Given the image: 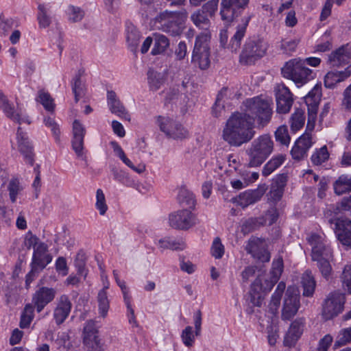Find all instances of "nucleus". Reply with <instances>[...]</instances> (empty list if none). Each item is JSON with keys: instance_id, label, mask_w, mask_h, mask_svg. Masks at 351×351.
Masks as SVG:
<instances>
[{"instance_id": "nucleus-30", "label": "nucleus", "mask_w": 351, "mask_h": 351, "mask_svg": "<svg viewBox=\"0 0 351 351\" xmlns=\"http://www.w3.org/2000/svg\"><path fill=\"white\" fill-rule=\"evenodd\" d=\"M49 9L47 4L39 3L38 5L37 21L40 29H46L51 23V18L48 14Z\"/></svg>"}, {"instance_id": "nucleus-50", "label": "nucleus", "mask_w": 351, "mask_h": 351, "mask_svg": "<svg viewBox=\"0 0 351 351\" xmlns=\"http://www.w3.org/2000/svg\"><path fill=\"white\" fill-rule=\"evenodd\" d=\"M343 287L351 293V265H346L340 276Z\"/></svg>"}, {"instance_id": "nucleus-60", "label": "nucleus", "mask_w": 351, "mask_h": 351, "mask_svg": "<svg viewBox=\"0 0 351 351\" xmlns=\"http://www.w3.org/2000/svg\"><path fill=\"white\" fill-rule=\"evenodd\" d=\"M276 99H286L292 98L289 89L284 84H278L275 88Z\"/></svg>"}, {"instance_id": "nucleus-25", "label": "nucleus", "mask_w": 351, "mask_h": 351, "mask_svg": "<svg viewBox=\"0 0 351 351\" xmlns=\"http://www.w3.org/2000/svg\"><path fill=\"white\" fill-rule=\"evenodd\" d=\"M350 75L351 71L348 70L328 72L324 77V85L326 88H333L337 83L345 80Z\"/></svg>"}, {"instance_id": "nucleus-22", "label": "nucleus", "mask_w": 351, "mask_h": 351, "mask_svg": "<svg viewBox=\"0 0 351 351\" xmlns=\"http://www.w3.org/2000/svg\"><path fill=\"white\" fill-rule=\"evenodd\" d=\"M265 193L264 190L257 189L256 190H247L241 193L237 198L236 202L243 208L253 204L259 201Z\"/></svg>"}, {"instance_id": "nucleus-46", "label": "nucleus", "mask_w": 351, "mask_h": 351, "mask_svg": "<svg viewBox=\"0 0 351 351\" xmlns=\"http://www.w3.org/2000/svg\"><path fill=\"white\" fill-rule=\"evenodd\" d=\"M66 14L70 22L77 23L82 20L84 12L79 7L69 5L66 9Z\"/></svg>"}, {"instance_id": "nucleus-2", "label": "nucleus", "mask_w": 351, "mask_h": 351, "mask_svg": "<svg viewBox=\"0 0 351 351\" xmlns=\"http://www.w3.org/2000/svg\"><path fill=\"white\" fill-rule=\"evenodd\" d=\"M284 77L292 80L300 88L313 80V70L304 64L302 58H293L287 62L281 69Z\"/></svg>"}, {"instance_id": "nucleus-3", "label": "nucleus", "mask_w": 351, "mask_h": 351, "mask_svg": "<svg viewBox=\"0 0 351 351\" xmlns=\"http://www.w3.org/2000/svg\"><path fill=\"white\" fill-rule=\"evenodd\" d=\"M186 18V14L164 11L157 15L154 21L156 28L172 36L180 35L183 29V22Z\"/></svg>"}, {"instance_id": "nucleus-59", "label": "nucleus", "mask_w": 351, "mask_h": 351, "mask_svg": "<svg viewBox=\"0 0 351 351\" xmlns=\"http://www.w3.org/2000/svg\"><path fill=\"white\" fill-rule=\"evenodd\" d=\"M330 259V258H323L322 261H317L320 272L326 278H328L332 272V267L329 263Z\"/></svg>"}, {"instance_id": "nucleus-18", "label": "nucleus", "mask_w": 351, "mask_h": 351, "mask_svg": "<svg viewBox=\"0 0 351 351\" xmlns=\"http://www.w3.org/2000/svg\"><path fill=\"white\" fill-rule=\"evenodd\" d=\"M71 302L67 295H62L59 298L53 311V317L57 324H61L64 322L71 312Z\"/></svg>"}, {"instance_id": "nucleus-54", "label": "nucleus", "mask_w": 351, "mask_h": 351, "mask_svg": "<svg viewBox=\"0 0 351 351\" xmlns=\"http://www.w3.org/2000/svg\"><path fill=\"white\" fill-rule=\"evenodd\" d=\"M14 23L15 21L12 18L1 19L0 35L2 36H6L14 27Z\"/></svg>"}, {"instance_id": "nucleus-9", "label": "nucleus", "mask_w": 351, "mask_h": 351, "mask_svg": "<svg viewBox=\"0 0 351 351\" xmlns=\"http://www.w3.org/2000/svg\"><path fill=\"white\" fill-rule=\"evenodd\" d=\"M196 216L188 208L171 213L169 217L170 226L176 229L187 230L197 223Z\"/></svg>"}, {"instance_id": "nucleus-52", "label": "nucleus", "mask_w": 351, "mask_h": 351, "mask_svg": "<svg viewBox=\"0 0 351 351\" xmlns=\"http://www.w3.org/2000/svg\"><path fill=\"white\" fill-rule=\"evenodd\" d=\"M283 269L282 259L279 258L274 260L272 263V268L269 275L274 277V281H278L280 278Z\"/></svg>"}, {"instance_id": "nucleus-26", "label": "nucleus", "mask_w": 351, "mask_h": 351, "mask_svg": "<svg viewBox=\"0 0 351 351\" xmlns=\"http://www.w3.org/2000/svg\"><path fill=\"white\" fill-rule=\"evenodd\" d=\"M333 189L337 195L351 193V175H341L334 182Z\"/></svg>"}, {"instance_id": "nucleus-32", "label": "nucleus", "mask_w": 351, "mask_h": 351, "mask_svg": "<svg viewBox=\"0 0 351 351\" xmlns=\"http://www.w3.org/2000/svg\"><path fill=\"white\" fill-rule=\"evenodd\" d=\"M301 284L303 288V295L312 296L315 291L316 282L311 271H306L303 274Z\"/></svg>"}, {"instance_id": "nucleus-57", "label": "nucleus", "mask_w": 351, "mask_h": 351, "mask_svg": "<svg viewBox=\"0 0 351 351\" xmlns=\"http://www.w3.org/2000/svg\"><path fill=\"white\" fill-rule=\"evenodd\" d=\"M211 254L215 258H221L224 254V246L218 237L215 238L213 242Z\"/></svg>"}, {"instance_id": "nucleus-41", "label": "nucleus", "mask_w": 351, "mask_h": 351, "mask_svg": "<svg viewBox=\"0 0 351 351\" xmlns=\"http://www.w3.org/2000/svg\"><path fill=\"white\" fill-rule=\"evenodd\" d=\"M113 175L114 180L126 186L134 187L136 186L135 180L129 173L122 170L114 171Z\"/></svg>"}, {"instance_id": "nucleus-19", "label": "nucleus", "mask_w": 351, "mask_h": 351, "mask_svg": "<svg viewBox=\"0 0 351 351\" xmlns=\"http://www.w3.org/2000/svg\"><path fill=\"white\" fill-rule=\"evenodd\" d=\"M0 108L5 115L14 121L21 123L28 122L27 118L24 117L21 110H15L13 105L10 103L5 95L0 91Z\"/></svg>"}, {"instance_id": "nucleus-56", "label": "nucleus", "mask_w": 351, "mask_h": 351, "mask_svg": "<svg viewBox=\"0 0 351 351\" xmlns=\"http://www.w3.org/2000/svg\"><path fill=\"white\" fill-rule=\"evenodd\" d=\"M293 101V98L286 99L280 98V99H276L277 112L282 114L289 112L292 106Z\"/></svg>"}, {"instance_id": "nucleus-63", "label": "nucleus", "mask_w": 351, "mask_h": 351, "mask_svg": "<svg viewBox=\"0 0 351 351\" xmlns=\"http://www.w3.org/2000/svg\"><path fill=\"white\" fill-rule=\"evenodd\" d=\"M104 8L107 12L114 14L119 9L121 0H103Z\"/></svg>"}, {"instance_id": "nucleus-53", "label": "nucleus", "mask_w": 351, "mask_h": 351, "mask_svg": "<svg viewBox=\"0 0 351 351\" xmlns=\"http://www.w3.org/2000/svg\"><path fill=\"white\" fill-rule=\"evenodd\" d=\"M120 159L130 169L138 173H142L145 170V166L141 162L134 164L130 159L127 157V155H119Z\"/></svg>"}, {"instance_id": "nucleus-12", "label": "nucleus", "mask_w": 351, "mask_h": 351, "mask_svg": "<svg viewBox=\"0 0 351 351\" xmlns=\"http://www.w3.org/2000/svg\"><path fill=\"white\" fill-rule=\"evenodd\" d=\"M245 249L254 258L261 262H269L270 260V254L267 250V243L263 239L259 238L250 239Z\"/></svg>"}, {"instance_id": "nucleus-40", "label": "nucleus", "mask_w": 351, "mask_h": 351, "mask_svg": "<svg viewBox=\"0 0 351 351\" xmlns=\"http://www.w3.org/2000/svg\"><path fill=\"white\" fill-rule=\"evenodd\" d=\"M312 143L310 136L308 134L302 135L295 142V147L292 149L298 154H304L311 147Z\"/></svg>"}, {"instance_id": "nucleus-7", "label": "nucleus", "mask_w": 351, "mask_h": 351, "mask_svg": "<svg viewBox=\"0 0 351 351\" xmlns=\"http://www.w3.org/2000/svg\"><path fill=\"white\" fill-rule=\"evenodd\" d=\"M344 303V294L339 291L330 293L323 305L322 315L324 318L328 320L339 315L343 311Z\"/></svg>"}, {"instance_id": "nucleus-23", "label": "nucleus", "mask_w": 351, "mask_h": 351, "mask_svg": "<svg viewBox=\"0 0 351 351\" xmlns=\"http://www.w3.org/2000/svg\"><path fill=\"white\" fill-rule=\"evenodd\" d=\"M287 178L285 176H278L271 185V190L268 193L269 199L277 202L280 199L283 195L284 188L286 185Z\"/></svg>"}, {"instance_id": "nucleus-14", "label": "nucleus", "mask_w": 351, "mask_h": 351, "mask_svg": "<svg viewBox=\"0 0 351 351\" xmlns=\"http://www.w3.org/2000/svg\"><path fill=\"white\" fill-rule=\"evenodd\" d=\"M249 0H221V16L223 21L230 22L233 20L237 10L243 8Z\"/></svg>"}, {"instance_id": "nucleus-42", "label": "nucleus", "mask_w": 351, "mask_h": 351, "mask_svg": "<svg viewBox=\"0 0 351 351\" xmlns=\"http://www.w3.org/2000/svg\"><path fill=\"white\" fill-rule=\"evenodd\" d=\"M286 288L285 283L283 282H279V284L277 286V288L274 293H273L270 302V308L276 311L277 310L278 307L280 305V299L282 295V293L285 291V289Z\"/></svg>"}, {"instance_id": "nucleus-21", "label": "nucleus", "mask_w": 351, "mask_h": 351, "mask_svg": "<svg viewBox=\"0 0 351 351\" xmlns=\"http://www.w3.org/2000/svg\"><path fill=\"white\" fill-rule=\"evenodd\" d=\"M47 245L40 242L34 247L32 265L44 269L52 260L51 256L47 253Z\"/></svg>"}, {"instance_id": "nucleus-4", "label": "nucleus", "mask_w": 351, "mask_h": 351, "mask_svg": "<svg viewBox=\"0 0 351 351\" xmlns=\"http://www.w3.org/2000/svg\"><path fill=\"white\" fill-rule=\"evenodd\" d=\"M307 241L311 247L313 261H319L332 257V250L324 234L313 233L307 237Z\"/></svg>"}, {"instance_id": "nucleus-15", "label": "nucleus", "mask_w": 351, "mask_h": 351, "mask_svg": "<svg viewBox=\"0 0 351 351\" xmlns=\"http://www.w3.org/2000/svg\"><path fill=\"white\" fill-rule=\"evenodd\" d=\"M335 233L337 240L347 248L351 250V220H338L335 223Z\"/></svg>"}, {"instance_id": "nucleus-17", "label": "nucleus", "mask_w": 351, "mask_h": 351, "mask_svg": "<svg viewBox=\"0 0 351 351\" xmlns=\"http://www.w3.org/2000/svg\"><path fill=\"white\" fill-rule=\"evenodd\" d=\"M351 59V45H343L337 50L332 51L328 56V62L332 66H341L348 62Z\"/></svg>"}, {"instance_id": "nucleus-47", "label": "nucleus", "mask_w": 351, "mask_h": 351, "mask_svg": "<svg viewBox=\"0 0 351 351\" xmlns=\"http://www.w3.org/2000/svg\"><path fill=\"white\" fill-rule=\"evenodd\" d=\"M34 319V306L32 304H27L21 315L20 327L27 328Z\"/></svg>"}, {"instance_id": "nucleus-6", "label": "nucleus", "mask_w": 351, "mask_h": 351, "mask_svg": "<svg viewBox=\"0 0 351 351\" xmlns=\"http://www.w3.org/2000/svg\"><path fill=\"white\" fill-rule=\"evenodd\" d=\"M267 49V45L263 40H250L245 45L240 56V62L242 64H251L256 59L263 57L265 54Z\"/></svg>"}, {"instance_id": "nucleus-34", "label": "nucleus", "mask_w": 351, "mask_h": 351, "mask_svg": "<svg viewBox=\"0 0 351 351\" xmlns=\"http://www.w3.org/2000/svg\"><path fill=\"white\" fill-rule=\"evenodd\" d=\"M98 314L100 317L106 318L110 309V301L107 292L100 290L97 295Z\"/></svg>"}, {"instance_id": "nucleus-43", "label": "nucleus", "mask_w": 351, "mask_h": 351, "mask_svg": "<svg viewBox=\"0 0 351 351\" xmlns=\"http://www.w3.org/2000/svg\"><path fill=\"white\" fill-rule=\"evenodd\" d=\"M285 158L282 155H278L271 158L264 167L263 174L265 176H269L276 168L282 165L284 162Z\"/></svg>"}, {"instance_id": "nucleus-28", "label": "nucleus", "mask_w": 351, "mask_h": 351, "mask_svg": "<svg viewBox=\"0 0 351 351\" xmlns=\"http://www.w3.org/2000/svg\"><path fill=\"white\" fill-rule=\"evenodd\" d=\"M96 332L95 322L93 320L88 321L84 328V343L89 348H93L95 344H97V337Z\"/></svg>"}, {"instance_id": "nucleus-58", "label": "nucleus", "mask_w": 351, "mask_h": 351, "mask_svg": "<svg viewBox=\"0 0 351 351\" xmlns=\"http://www.w3.org/2000/svg\"><path fill=\"white\" fill-rule=\"evenodd\" d=\"M72 89L75 95V100L77 102L84 95V86L80 78L75 79Z\"/></svg>"}, {"instance_id": "nucleus-8", "label": "nucleus", "mask_w": 351, "mask_h": 351, "mask_svg": "<svg viewBox=\"0 0 351 351\" xmlns=\"http://www.w3.org/2000/svg\"><path fill=\"white\" fill-rule=\"evenodd\" d=\"M322 97V85L318 83L311 89L305 97V103L308 107V119L307 128L312 130L316 119L318 106Z\"/></svg>"}, {"instance_id": "nucleus-44", "label": "nucleus", "mask_w": 351, "mask_h": 351, "mask_svg": "<svg viewBox=\"0 0 351 351\" xmlns=\"http://www.w3.org/2000/svg\"><path fill=\"white\" fill-rule=\"evenodd\" d=\"M148 83L152 90H158L164 82L160 73L149 70L148 71Z\"/></svg>"}, {"instance_id": "nucleus-49", "label": "nucleus", "mask_w": 351, "mask_h": 351, "mask_svg": "<svg viewBox=\"0 0 351 351\" xmlns=\"http://www.w3.org/2000/svg\"><path fill=\"white\" fill-rule=\"evenodd\" d=\"M95 207L99 210L101 215H104L108 210L105 195L100 189H98L96 191Z\"/></svg>"}, {"instance_id": "nucleus-39", "label": "nucleus", "mask_w": 351, "mask_h": 351, "mask_svg": "<svg viewBox=\"0 0 351 351\" xmlns=\"http://www.w3.org/2000/svg\"><path fill=\"white\" fill-rule=\"evenodd\" d=\"M224 97H231V90L228 88H224L220 91L217 95L216 102L213 107L212 112L213 114L216 117L221 116L222 112L223 111V104L222 100Z\"/></svg>"}, {"instance_id": "nucleus-37", "label": "nucleus", "mask_w": 351, "mask_h": 351, "mask_svg": "<svg viewBox=\"0 0 351 351\" xmlns=\"http://www.w3.org/2000/svg\"><path fill=\"white\" fill-rule=\"evenodd\" d=\"M191 19L196 27L208 31L210 21L205 15L203 10H198L193 12L191 16Z\"/></svg>"}, {"instance_id": "nucleus-36", "label": "nucleus", "mask_w": 351, "mask_h": 351, "mask_svg": "<svg viewBox=\"0 0 351 351\" xmlns=\"http://www.w3.org/2000/svg\"><path fill=\"white\" fill-rule=\"evenodd\" d=\"M304 110L300 108L296 109L290 118L291 130L294 132L300 130L304 126Z\"/></svg>"}, {"instance_id": "nucleus-31", "label": "nucleus", "mask_w": 351, "mask_h": 351, "mask_svg": "<svg viewBox=\"0 0 351 351\" xmlns=\"http://www.w3.org/2000/svg\"><path fill=\"white\" fill-rule=\"evenodd\" d=\"M154 47L152 49L151 53L153 56L162 54L169 47V40L164 35L156 34L154 35Z\"/></svg>"}, {"instance_id": "nucleus-13", "label": "nucleus", "mask_w": 351, "mask_h": 351, "mask_svg": "<svg viewBox=\"0 0 351 351\" xmlns=\"http://www.w3.org/2000/svg\"><path fill=\"white\" fill-rule=\"evenodd\" d=\"M56 295V290L53 288L42 287L35 291L32 296V304L40 313L53 300Z\"/></svg>"}, {"instance_id": "nucleus-62", "label": "nucleus", "mask_w": 351, "mask_h": 351, "mask_svg": "<svg viewBox=\"0 0 351 351\" xmlns=\"http://www.w3.org/2000/svg\"><path fill=\"white\" fill-rule=\"evenodd\" d=\"M187 46L184 41H181L178 43V46L175 49V56L177 60H182L187 56Z\"/></svg>"}, {"instance_id": "nucleus-24", "label": "nucleus", "mask_w": 351, "mask_h": 351, "mask_svg": "<svg viewBox=\"0 0 351 351\" xmlns=\"http://www.w3.org/2000/svg\"><path fill=\"white\" fill-rule=\"evenodd\" d=\"M248 22L249 19H243L242 23L237 26V31L231 38L230 43L229 44V48L232 51L236 52L239 49L241 40L245 34V30L248 25Z\"/></svg>"}, {"instance_id": "nucleus-5", "label": "nucleus", "mask_w": 351, "mask_h": 351, "mask_svg": "<svg viewBox=\"0 0 351 351\" xmlns=\"http://www.w3.org/2000/svg\"><path fill=\"white\" fill-rule=\"evenodd\" d=\"M156 123L160 131L169 138L182 139L188 136V131L180 123L169 117H157Z\"/></svg>"}, {"instance_id": "nucleus-11", "label": "nucleus", "mask_w": 351, "mask_h": 351, "mask_svg": "<svg viewBox=\"0 0 351 351\" xmlns=\"http://www.w3.org/2000/svg\"><path fill=\"white\" fill-rule=\"evenodd\" d=\"M300 306V295L294 288L287 290L282 310V319L289 320L293 317Z\"/></svg>"}, {"instance_id": "nucleus-61", "label": "nucleus", "mask_w": 351, "mask_h": 351, "mask_svg": "<svg viewBox=\"0 0 351 351\" xmlns=\"http://www.w3.org/2000/svg\"><path fill=\"white\" fill-rule=\"evenodd\" d=\"M299 43L300 39L298 38L284 40L281 43V49L286 52L294 51L296 49Z\"/></svg>"}, {"instance_id": "nucleus-55", "label": "nucleus", "mask_w": 351, "mask_h": 351, "mask_svg": "<svg viewBox=\"0 0 351 351\" xmlns=\"http://www.w3.org/2000/svg\"><path fill=\"white\" fill-rule=\"evenodd\" d=\"M181 338L183 341V343L186 346H192L195 341V336L193 334V328L189 326H186L182 332Z\"/></svg>"}, {"instance_id": "nucleus-20", "label": "nucleus", "mask_w": 351, "mask_h": 351, "mask_svg": "<svg viewBox=\"0 0 351 351\" xmlns=\"http://www.w3.org/2000/svg\"><path fill=\"white\" fill-rule=\"evenodd\" d=\"M107 103L108 106L112 114H114L125 120L130 121V114L118 99L114 91H108Z\"/></svg>"}, {"instance_id": "nucleus-10", "label": "nucleus", "mask_w": 351, "mask_h": 351, "mask_svg": "<svg viewBox=\"0 0 351 351\" xmlns=\"http://www.w3.org/2000/svg\"><path fill=\"white\" fill-rule=\"evenodd\" d=\"M276 282L277 281H274V277L269 274L258 276L252 285V291L257 294V299L256 300V295H253L252 302L256 306H261V293L270 291Z\"/></svg>"}, {"instance_id": "nucleus-38", "label": "nucleus", "mask_w": 351, "mask_h": 351, "mask_svg": "<svg viewBox=\"0 0 351 351\" xmlns=\"http://www.w3.org/2000/svg\"><path fill=\"white\" fill-rule=\"evenodd\" d=\"M140 33L132 25H128L126 30V40L128 47L132 51H135L140 40Z\"/></svg>"}, {"instance_id": "nucleus-45", "label": "nucleus", "mask_w": 351, "mask_h": 351, "mask_svg": "<svg viewBox=\"0 0 351 351\" xmlns=\"http://www.w3.org/2000/svg\"><path fill=\"white\" fill-rule=\"evenodd\" d=\"M38 101L48 111H53L55 108L53 99L48 92L40 90L38 93Z\"/></svg>"}, {"instance_id": "nucleus-1", "label": "nucleus", "mask_w": 351, "mask_h": 351, "mask_svg": "<svg viewBox=\"0 0 351 351\" xmlns=\"http://www.w3.org/2000/svg\"><path fill=\"white\" fill-rule=\"evenodd\" d=\"M272 100L263 95L245 99L239 112L227 120L222 137L230 145L239 147L250 141L254 135L255 123L265 126L272 116Z\"/></svg>"}, {"instance_id": "nucleus-48", "label": "nucleus", "mask_w": 351, "mask_h": 351, "mask_svg": "<svg viewBox=\"0 0 351 351\" xmlns=\"http://www.w3.org/2000/svg\"><path fill=\"white\" fill-rule=\"evenodd\" d=\"M276 140L282 145L288 146L290 143L287 127L285 125L279 126L275 132Z\"/></svg>"}, {"instance_id": "nucleus-64", "label": "nucleus", "mask_w": 351, "mask_h": 351, "mask_svg": "<svg viewBox=\"0 0 351 351\" xmlns=\"http://www.w3.org/2000/svg\"><path fill=\"white\" fill-rule=\"evenodd\" d=\"M339 208L341 211L346 212L351 216V195L341 199L339 203Z\"/></svg>"}, {"instance_id": "nucleus-29", "label": "nucleus", "mask_w": 351, "mask_h": 351, "mask_svg": "<svg viewBox=\"0 0 351 351\" xmlns=\"http://www.w3.org/2000/svg\"><path fill=\"white\" fill-rule=\"evenodd\" d=\"M191 62L202 70L208 69L210 64V51L193 50Z\"/></svg>"}, {"instance_id": "nucleus-35", "label": "nucleus", "mask_w": 351, "mask_h": 351, "mask_svg": "<svg viewBox=\"0 0 351 351\" xmlns=\"http://www.w3.org/2000/svg\"><path fill=\"white\" fill-rule=\"evenodd\" d=\"M210 34L209 31H204L197 36L193 50L199 51H210L209 43Z\"/></svg>"}, {"instance_id": "nucleus-51", "label": "nucleus", "mask_w": 351, "mask_h": 351, "mask_svg": "<svg viewBox=\"0 0 351 351\" xmlns=\"http://www.w3.org/2000/svg\"><path fill=\"white\" fill-rule=\"evenodd\" d=\"M180 200L182 206H186L189 208H193L195 206V199L193 193L186 191H182L180 193Z\"/></svg>"}, {"instance_id": "nucleus-33", "label": "nucleus", "mask_w": 351, "mask_h": 351, "mask_svg": "<svg viewBox=\"0 0 351 351\" xmlns=\"http://www.w3.org/2000/svg\"><path fill=\"white\" fill-rule=\"evenodd\" d=\"M9 197L12 203H15L22 193L23 187L18 178H12L7 186Z\"/></svg>"}, {"instance_id": "nucleus-16", "label": "nucleus", "mask_w": 351, "mask_h": 351, "mask_svg": "<svg viewBox=\"0 0 351 351\" xmlns=\"http://www.w3.org/2000/svg\"><path fill=\"white\" fill-rule=\"evenodd\" d=\"M304 326V320L302 318L296 319L291 324L290 327L285 336V346L293 347L295 345L303 332Z\"/></svg>"}, {"instance_id": "nucleus-27", "label": "nucleus", "mask_w": 351, "mask_h": 351, "mask_svg": "<svg viewBox=\"0 0 351 351\" xmlns=\"http://www.w3.org/2000/svg\"><path fill=\"white\" fill-rule=\"evenodd\" d=\"M274 143L269 136H262L253 144L254 152L259 154H270L273 151Z\"/></svg>"}]
</instances>
